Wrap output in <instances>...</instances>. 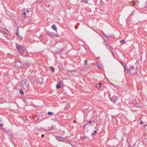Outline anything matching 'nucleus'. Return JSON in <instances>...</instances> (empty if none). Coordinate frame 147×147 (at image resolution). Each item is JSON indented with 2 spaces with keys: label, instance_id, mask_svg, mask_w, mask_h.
Segmentation results:
<instances>
[{
  "label": "nucleus",
  "instance_id": "1",
  "mask_svg": "<svg viewBox=\"0 0 147 147\" xmlns=\"http://www.w3.org/2000/svg\"><path fill=\"white\" fill-rule=\"evenodd\" d=\"M30 11L27 9H23L22 10V13L21 14V16H22L25 17H28L29 15V12H30Z\"/></svg>",
  "mask_w": 147,
  "mask_h": 147
},
{
  "label": "nucleus",
  "instance_id": "2",
  "mask_svg": "<svg viewBox=\"0 0 147 147\" xmlns=\"http://www.w3.org/2000/svg\"><path fill=\"white\" fill-rule=\"evenodd\" d=\"M137 69H134V66H132L130 67V68L129 69V72L131 73H132V74H134L137 72Z\"/></svg>",
  "mask_w": 147,
  "mask_h": 147
},
{
  "label": "nucleus",
  "instance_id": "3",
  "mask_svg": "<svg viewBox=\"0 0 147 147\" xmlns=\"http://www.w3.org/2000/svg\"><path fill=\"white\" fill-rule=\"evenodd\" d=\"M120 63L123 65V66L124 67V69L125 73V74L127 73H128V70H127V67L126 66L125 63L124 62L121 61L120 62Z\"/></svg>",
  "mask_w": 147,
  "mask_h": 147
},
{
  "label": "nucleus",
  "instance_id": "4",
  "mask_svg": "<svg viewBox=\"0 0 147 147\" xmlns=\"http://www.w3.org/2000/svg\"><path fill=\"white\" fill-rule=\"evenodd\" d=\"M56 139L57 140L59 141H61V142H63L65 140L62 137H60L59 136H56Z\"/></svg>",
  "mask_w": 147,
  "mask_h": 147
},
{
  "label": "nucleus",
  "instance_id": "5",
  "mask_svg": "<svg viewBox=\"0 0 147 147\" xmlns=\"http://www.w3.org/2000/svg\"><path fill=\"white\" fill-rule=\"evenodd\" d=\"M29 65L28 63L27 62H23V64L20 66L21 68L26 67L28 66H29Z\"/></svg>",
  "mask_w": 147,
  "mask_h": 147
},
{
  "label": "nucleus",
  "instance_id": "6",
  "mask_svg": "<svg viewBox=\"0 0 147 147\" xmlns=\"http://www.w3.org/2000/svg\"><path fill=\"white\" fill-rule=\"evenodd\" d=\"M26 49L24 47H23L21 49H20L19 50V52L21 54H23L26 51Z\"/></svg>",
  "mask_w": 147,
  "mask_h": 147
},
{
  "label": "nucleus",
  "instance_id": "7",
  "mask_svg": "<svg viewBox=\"0 0 147 147\" xmlns=\"http://www.w3.org/2000/svg\"><path fill=\"white\" fill-rule=\"evenodd\" d=\"M47 33L48 35L51 37H53L55 36L54 34H53V33L50 31H47Z\"/></svg>",
  "mask_w": 147,
  "mask_h": 147
},
{
  "label": "nucleus",
  "instance_id": "8",
  "mask_svg": "<svg viewBox=\"0 0 147 147\" xmlns=\"http://www.w3.org/2000/svg\"><path fill=\"white\" fill-rule=\"evenodd\" d=\"M27 82V80L26 79L22 80L21 82V84L22 85H26Z\"/></svg>",
  "mask_w": 147,
  "mask_h": 147
},
{
  "label": "nucleus",
  "instance_id": "9",
  "mask_svg": "<svg viewBox=\"0 0 147 147\" xmlns=\"http://www.w3.org/2000/svg\"><path fill=\"white\" fill-rule=\"evenodd\" d=\"M16 45L17 49L18 50L23 47L21 45H18L17 43L16 44Z\"/></svg>",
  "mask_w": 147,
  "mask_h": 147
},
{
  "label": "nucleus",
  "instance_id": "10",
  "mask_svg": "<svg viewBox=\"0 0 147 147\" xmlns=\"http://www.w3.org/2000/svg\"><path fill=\"white\" fill-rule=\"evenodd\" d=\"M51 28L53 29L55 31H57V28L56 27V26L55 24H53L51 26Z\"/></svg>",
  "mask_w": 147,
  "mask_h": 147
},
{
  "label": "nucleus",
  "instance_id": "11",
  "mask_svg": "<svg viewBox=\"0 0 147 147\" xmlns=\"http://www.w3.org/2000/svg\"><path fill=\"white\" fill-rule=\"evenodd\" d=\"M62 86H61V85L59 84V82H58V84L56 85V87L57 89H59L60 88H61Z\"/></svg>",
  "mask_w": 147,
  "mask_h": 147
},
{
  "label": "nucleus",
  "instance_id": "12",
  "mask_svg": "<svg viewBox=\"0 0 147 147\" xmlns=\"http://www.w3.org/2000/svg\"><path fill=\"white\" fill-rule=\"evenodd\" d=\"M110 99L112 102H115L116 101V100H115V97H110Z\"/></svg>",
  "mask_w": 147,
  "mask_h": 147
},
{
  "label": "nucleus",
  "instance_id": "13",
  "mask_svg": "<svg viewBox=\"0 0 147 147\" xmlns=\"http://www.w3.org/2000/svg\"><path fill=\"white\" fill-rule=\"evenodd\" d=\"M106 42V41H104V42L106 43V47L107 49H109L110 48V47L109 46L107 43Z\"/></svg>",
  "mask_w": 147,
  "mask_h": 147
},
{
  "label": "nucleus",
  "instance_id": "14",
  "mask_svg": "<svg viewBox=\"0 0 147 147\" xmlns=\"http://www.w3.org/2000/svg\"><path fill=\"white\" fill-rule=\"evenodd\" d=\"M92 121H89L88 123H86L88 125V127L91 126L92 125Z\"/></svg>",
  "mask_w": 147,
  "mask_h": 147
},
{
  "label": "nucleus",
  "instance_id": "15",
  "mask_svg": "<svg viewBox=\"0 0 147 147\" xmlns=\"http://www.w3.org/2000/svg\"><path fill=\"white\" fill-rule=\"evenodd\" d=\"M19 93L22 95H24V93L23 92V90L22 89H20L19 90Z\"/></svg>",
  "mask_w": 147,
  "mask_h": 147
},
{
  "label": "nucleus",
  "instance_id": "16",
  "mask_svg": "<svg viewBox=\"0 0 147 147\" xmlns=\"http://www.w3.org/2000/svg\"><path fill=\"white\" fill-rule=\"evenodd\" d=\"M16 35L18 37H19V38H20L22 40H23V37H21L20 35H19L18 34V32H17L16 33Z\"/></svg>",
  "mask_w": 147,
  "mask_h": 147
},
{
  "label": "nucleus",
  "instance_id": "17",
  "mask_svg": "<svg viewBox=\"0 0 147 147\" xmlns=\"http://www.w3.org/2000/svg\"><path fill=\"white\" fill-rule=\"evenodd\" d=\"M16 63L17 64L18 63H19L20 64V66H21L23 64V63H22L21 61H16Z\"/></svg>",
  "mask_w": 147,
  "mask_h": 147
},
{
  "label": "nucleus",
  "instance_id": "18",
  "mask_svg": "<svg viewBox=\"0 0 147 147\" xmlns=\"http://www.w3.org/2000/svg\"><path fill=\"white\" fill-rule=\"evenodd\" d=\"M102 86L101 84H98L96 85V86L97 88H100Z\"/></svg>",
  "mask_w": 147,
  "mask_h": 147
},
{
  "label": "nucleus",
  "instance_id": "19",
  "mask_svg": "<svg viewBox=\"0 0 147 147\" xmlns=\"http://www.w3.org/2000/svg\"><path fill=\"white\" fill-rule=\"evenodd\" d=\"M87 138H88V137L87 136H84L83 137H81V138L83 140H84Z\"/></svg>",
  "mask_w": 147,
  "mask_h": 147
},
{
  "label": "nucleus",
  "instance_id": "20",
  "mask_svg": "<svg viewBox=\"0 0 147 147\" xmlns=\"http://www.w3.org/2000/svg\"><path fill=\"white\" fill-rule=\"evenodd\" d=\"M51 71L53 72H54L55 71V69L53 67H51L50 68Z\"/></svg>",
  "mask_w": 147,
  "mask_h": 147
},
{
  "label": "nucleus",
  "instance_id": "21",
  "mask_svg": "<svg viewBox=\"0 0 147 147\" xmlns=\"http://www.w3.org/2000/svg\"><path fill=\"white\" fill-rule=\"evenodd\" d=\"M88 0H81V1L83 3H88Z\"/></svg>",
  "mask_w": 147,
  "mask_h": 147
},
{
  "label": "nucleus",
  "instance_id": "22",
  "mask_svg": "<svg viewBox=\"0 0 147 147\" xmlns=\"http://www.w3.org/2000/svg\"><path fill=\"white\" fill-rule=\"evenodd\" d=\"M97 133V131L96 130L94 131V132L92 134V135L93 136H95Z\"/></svg>",
  "mask_w": 147,
  "mask_h": 147
},
{
  "label": "nucleus",
  "instance_id": "23",
  "mask_svg": "<svg viewBox=\"0 0 147 147\" xmlns=\"http://www.w3.org/2000/svg\"><path fill=\"white\" fill-rule=\"evenodd\" d=\"M84 65H88V64L87 63V60H85L84 61Z\"/></svg>",
  "mask_w": 147,
  "mask_h": 147
},
{
  "label": "nucleus",
  "instance_id": "24",
  "mask_svg": "<svg viewBox=\"0 0 147 147\" xmlns=\"http://www.w3.org/2000/svg\"><path fill=\"white\" fill-rule=\"evenodd\" d=\"M53 114V113L51 112H49L48 114L49 115H52Z\"/></svg>",
  "mask_w": 147,
  "mask_h": 147
},
{
  "label": "nucleus",
  "instance_id": "25",
  "mask_svg": "<svg viewBox=\"0 0 147 147\" xmlns=\"http://www.w3.org/2000/svg\"><path fill=\"white\" fill-rule=\"evenodd\" d=\"M4 75L6 76H7L9 75V73L8 72H6L5 73Z\"/></svg>",
  "mask_w": 147,
  "mask_h": 147
},
{
  "label": "nucleus",
  "instance_id": "26",
  "mask_svg": "<svg viewBox=\"0 0 147 147\" xmlns=\"http://www.w3.org/2000/svg\"><path fill=\"white\" fill-rule=\"evenodd\" d=\"M135 11H133L131 13L130 15L131 16V15H133L135 14Z\"/></svg>",
  "mask_w": 147,
  "mask_h": 147
},
{
  "label": "nucleus",
  "instance_id": "27",
  "mask_svg": "<svg viewBox=\"0 0 147 147\" xmlns=\"http://www.w3.org/2000/svg\"><path fill=\"white\" fill-rule=\"evenodd\" d=\"M132 5L134 6L136 5V3L134 1H133L132 2Z\"/></svg>",
  "mask_w": 147,
  "mask_h": 147
},
{
  "label": "nucleus",
  "instance_id": "28",
  "mask_svg": "<svg viewBox=\"0 0 147 147\" xmlns=\"http://www.w3.org/2000/svg\"><path fill=\"white\" fill-rule=\"evenodd\" d=\"M87 126L88 127V125H87V124H85V125H84V126H83V128L84 129V128H85V127H86Z\"/></svg>",
  "mask_w": 147,
  "mask_h": 147
},
{
  "label": "nucleus",
  "instance_id": "29",
  "mask_svg": "<svg viewBox=\"0 0 147 147\" xmlns=\"http://www.w3.org/2000/svg\"><path fill=\"white\" fill-rule=\"evenodd\" d=\"M120 42H122L123 43H125V42H124V40H121V41H120Z\"/></svg>",
  "mask_w": 147,
  "mask_h": 147
},
{
  "label": "nucleus",
  "instance_id": "30",
  "mask_svg": "<svg viewBox=\"0 0 147 147\" xmlns=\"http://www.w3.org/2000/svg\"><path fill=\"white\" fill-rule=\"evenodd\" d=\"M109 50H110V51H111V52H113L112 49H111V48H110V49H109Z\"/></svg>",
  "mask_w": 147,
  "mask_h": 147
},
{
  "label": "nucleus",
  "instance_id": "31",
  "mask_svg": "<svg viewBox=\"0 0 147 147\" xmlns=\"http://www.w3.org/2000/svg\"><path fill=\"white\" fill-rule=\"evenodd\" d=\"M3 125L2 124H1L0 123V127L1 128V129H3V128L2 127L3 126Z\"/></svg>",
  "mask_w": 147,
  "mask_h": 147
},
{
  "label": "nucleus",
  "instance_id": "32",
  "mask_svg": "<svg viewBox=\"0 0 147 147\" xmlns=\"http://www.w3.org/2000/svg\"><path fill=\"white\" fill-rule=\"evenodd\" d=\"M111 36L110 35H107V36H106V37L107 38H109Z\"/></svg>",
  "mask_w": 147,
  "mask_h": 147
},
{
  "label": "nucleus",
  "instance_id": "33",
  "mask_svg": "<svg viewBox=\"0 0 147 147\" xmlns=\"http://www.w3.org/2000/svg\"><path fill=\"white\" fill-rule=\"evenodd\" d=\"M62 81H60L59 82V84H62Z\"/></svg>",
  "mask_w": 147,
  "mask_h": 147
},
{
  "label": "nucleus",
  "instance_id": "34",
  "mask_svg": "<svg viewBox=\"0 0 147 147\" xmlns=\"http://www.w3.org/2000/svg\"><path fill=\"white\" fill-rule=\"evenodd\" d=\"M112 53V55H113V56L114 57V56H115V55H114V53L113 52H111Z\"/></svg>",
  "mask_w": 147,
  "mask_h": 147
},
{
  "label": "nucleus",
  "instance_id": "35",
  "mask_svg": "<svg viewBox=\"0 0 147 147\" xmlns=\"http://www.w3.org/2000/svg\"><path fill=\"white\" fill-rule=\"evenodd\" d=\"M143 123V121H141V122H140V124H142Z\"/></svg>",
  "mask_w": 147,
  "mask_h": 147
},
{
  "label": "nucleus",
  "instance_id": "36",
  "mask_svg": "<svg viewBox=\"0 0 147 147\" xmlns=\"http://www.w3.org/2000/svg\"><path fill=\"white\" fill-rule=\"evenodd\" d=\"M45 136L44 134H42L41 135V137L43 138Z\"/></svg>",
  "mask_w": 147,
  "mask_h": 147
},
{
  "label": "nucleus",
  "instance_id": "37",
  "mask_svg": "<svg viewBox=\"0 0 147 147\" xmlns=\"http://www.w3.org/2000/svg\"><path fill=\"white\" fill-rule=\"evenodd\" d=\"M103 33L104 35L106 37V36H107V35H106L105 33L104 32H103Z\"/></svg>",
  "mask_w": 147,
  "mask_h": 147
},
{
  "label": "nucleus",
  "instance_id": "38",
  "mask_svg": "<svg viewBox=\"0 0 147 147\" xmlns=\"http://www.w3.org/2000/svg\"><path fill=\"white\" fill-rule=\"evenodd\" d=\"M114 97H115V100H116L117 99H116V98H117V96H115Z\"/></svg>",
  "mask_w": 147,
  "mask_h": 147
},
{
  "label": "nucleus",
  "instance_id": "39",
  "mask_svg": "<svg viewBox=\"0 0 147 147\" xmlns=\"http://www.w3.org/2000/svg\"><path fill=\"white\" fill-rule=\"evenodd\" d=\"M41 0L42 1H47V0Z\"/></svg>",
  "mask_w": 147,
  "mask_h": 147
},
{
  "label": "nucleus",
  "instance_id": "40",
  "mask_svg": "<svg viewBox=\"0 0 147 147\" xmlns=\"http://www.w3.org/2000/svg\"><path fill=\"white\" fill-rule=\"evenodd\" d=\"M40 129H42V130H43V128H40Z\"/></svg>",
  "mask_w": 147,
  "mask_h": 147
},
{
  "label": "nucleus",
  "instance_id": "41",
  "mask_svg": "<svg viewBox=\"0 0 147 147\" xmlns=\"http://www.w3.org/2000/svg\"><path fill=\"white\" fill-rule=\"evenodd\" d=\"M63 134H64V131H63Z\"/></svg>",
  "mask_w": 147,
  "mask_h": 147
},
{
  "label": "nucleus",
  "instance_id": "42",
  "mask_svg": "<svg viewBox=\"0 0 147 147\" xmlns=\"http://www.w3.org/2000/svg\"><path fill=\"white\" fill-rule=\"evenodd\" d=\"M3 129H4V131H5V129H4V128H3Z\"/></svg>",
  "mask_w": 147,
  "mask_h": 147
},
{
  "label": "nucleus",
  "instance_id": "43",
  "mask_svg": "<svg viewBox=\"0 0 147 147\" xmlns=\"http://www.w3.org/2000/svg\"><path fill=\"white\" fill-rule=\"evenodd\" d=\"M54 120H55L57 121V120L56 119H54Z\"/></svg>",
  "mask_w": 147,
  "mask_h": 147
},
{
  "label": "nucleus",
  "instance_id": "44",
  "mask_svg": "<svg viewBox=\"0 0 147 147\" xmlns=\"http://www.w3.org/2000/svg\"><path fill=\"white\" fill-rule=\"evenodd\" d=\"M43 130H44V131H46V129H44Z\"/></svg>",
  "mask_w": 147,
  "mask_h": 147
},
{
  "label": "nucleus",
  "instance_id": "45",
  "mask_svg": "<svg viewBox=\"0 0 147 147\" xmlns=\"http://www.w3.org/2000/svg\"><path fill=\"white\" fill-rule=\"evenodd\" d=\"M141 118H142V117H141L140 118V120H141Z\"/></svg>",
  "mask_w": 147,
  "mask_h": 147
},
{
  "label": "nucleus",
  "instance_id": "46",
  "mask_svg": "<svg viewBox=\"0 0 147 147\" xmlns=\"http://www.w3.org/2000/svg\"><path fill=\"white\" fill-rule=\"evenodd\" d=\"M98 68H99V66H98Z\"/></svg>",
  "mask_w": 147,
  "mask_h": 147
},
{
  "label": "nucleus",
  "instance_id": "47",
  "mask_svg": "<svg viewBox=\"0 0 147 147\" xmlns=\"http://www.w3.org/2000/svg\"><path fill=\"white\" fill-rule=\"evenodd\" d=\"M98 68H99V66H98Z\"/></svg>",
  "mask_w": 147,
  "mask_h": 147
},
{
  "label": "nucleus",
  "instance_id": "48",
  "mask_svg": "<svg viewBox=\"0 0 147 147\" xmlns=\"http://www.w3.org/2000/svg\"><path fill=\"white\" fill-rule=\"evenodd\" d=\"M98 68H99V66H98Z\"/></svg>",
  "mask_w": 147,
  "mask_h": 147
},
{
  "label": "nucleus",
  "instance_id": "49",
  "mask_svg": "<svg viewBox=\"0 0 147 147\" xmlns=\"http://www.w3.org/2000/svg\"><path fill=\"white\" fill-rule=\"evenodd\" d=\"M62 51L61 50V51H60V52H62Z\"/></svg>",
  "mask_w": 147,
  "mask_h": 147
},
{
  "label": "nucleus",
  "instance_id": "50",
  "mask_svg": "<svg viewBox=\"0 0 147 147\" xmlns=\"http://www.w3.org/2000/svg\"><path fill=\"white\" fill-rule=\"evenodd\" d=\"M134 145H135V144H133L134 146Z\"/></svg>",
  "mask_w": 147,
  "mask_h": 147
},
{
  "label": "nucleus",
  "instance_id": "51",
  "mask_svg": "<svg viewBox=\"0 0 147 147\" xmlns=\"http://www.w3.org/2000/svg\"><path fill=\"white\" fill-rule=\"evenodd\" d=\"M1 121V119H0V122Z\"/></svg>",
  "mask_w": 147,
  "mask_h": 147
}]
</instances>
